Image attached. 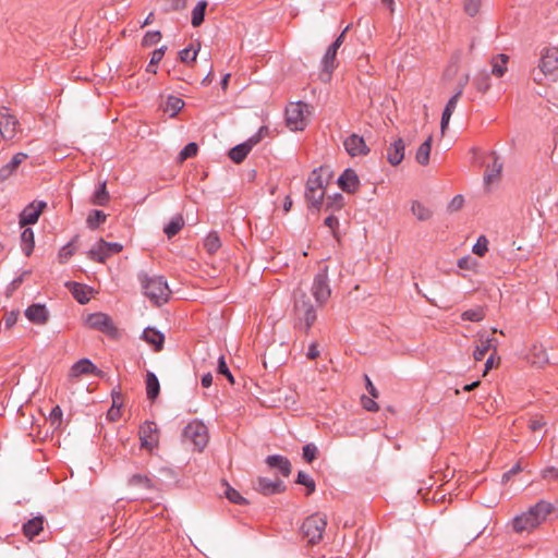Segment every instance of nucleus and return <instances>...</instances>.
Segmentation results:
<instances>
[{
    "mask_svg": "<svg viewBox=\"0 0 558 558\" xmlns=\"http://www.w3.org/2000/svg\"><path fill=\"white\" fill-rule=\"evenodd\" d=\"M462 93H463V86H461L456 92V94L448 100V102L442 111L441 121H440V130H441L442 134H445L446 129L448 128L450 118H451L453 111L456 110L458 100L461 97Z\"/></svg>",
    "mask_w": 558,
    "mask_h": 558,
    "instance_id": "24",
    "label": "nucleus"
},
{
    "mask_svg": "<svg viewBox=\"0 0 558 558\" xmlns=\"http://www.w3.org/2000/svg\"><path fill=\"white\" fill-rule=\"evenodd\" d=\"M141 448L153 451L159 445V429L156 423L151 421L144 422L138 429Z\"/></svg>",
    "mask_w": 558,
    "mask_h": 558,
    "instance_id": "11",
    "label": "nucleus"
},
{
    "mask_svg": "<svg viewBox=\"0 0 558 558\" xmlns=\"http://www.w3.org/2000/svg\"><path fill=\"white\" fill-rule=\"evenodd\" d=\"M254 488L258 493L269 496V495H275V494H279V493L283 492L284 486H283V483L279 478L269 480L266 477H259V478H257V481L254 485Z\"/></svg>",
    "mask_w": 558,
    "mask_h": 558,
    "instance_id": "19",
    "label": "nucleus"
},
{
    "mask_svg": "<svg viewBox=\"0 0 558 558\" xmlns=\"http://www.w3.org/2000/svg\"><path fill=\"white\" fill-rule=\"evenodd\" d=\"M495 339L493 337H487V338H481L480 340V344H477L475 347V350L473 352V356L475 359V361H482L484 359V356L486 355V353L489 351V350H494V353H496V345H495Z\"/></svg>",
    "mask_w": 558,
    "mask_h": 558,
    "instance_id": "29",
    "label": "nucleus"
},
{
    "mask_svg": "<svg viewBox=\"0 0 558 558\" xmlns=\"http://www.w3.org/2000/svg\"><path fill=\"white\" fill-rule=\"evenodd\" d=\"M544 425H545V421H544L543 416L531 417V420L529 422V427L533 432L539 430Z\"/></svg>",
    "mask_w": 558,
    "mask_h": 558,
    "instance_id": "59",
    "label": "nucleus"
},
{
    "mask_svg": "<svg viewBox=\"0 0 558 558\" xmlns=\"http://www.w3.org/2000/svg\"><path fill=\"white\" fill-rule=\"evenodd\" d=\"M266 463L269 468L278 469L283 476H288L291 473V463L286 457L279 454L268 456Z\"/></svg>",
    "mask_w": 558,
    "mask_h": 558,
    "instance_id": "28",
    "label": "nucleus"
},
{
    "mask_svg": "<svg viewBox=\"0 0 558 558\" xmlns=\"http://www.w3.org/2000/svg\"><path fill=\"white\" fill-rule=\"evenodd\" d=\"M86 325L95 330H99L107 336L113 337L117 333V328L112 323L109 315L105 313H93L89 314L85 319Z\"/></svg>",
    "mask_w": 558,
    "mask_h": 558,
    "instance_id": "13",
    "label": "nucleus"
},
{
    "mask_svg": "<svg viewBox=\"0 0 558 558\" xmlns=\"http://www.w3.org/2000/svg\"><path fill=\"white\" fill-rule=\"evenodd\" d=\"M225 495L233 504L243 505L246 502L245 498L242 497V495L236 489L232 488L228 484H226Z\"/></svg>",
    "mask_w": 558,
    "mask_h": 558,
    "instance_id": "49",
    "label": "nucleus"
},
{
    "mask_svg": "<svg viewBox=\"0 0 558 558\" xmlns=\"http://www.w3.org/2000/svg\"><path fill=\"white\" fill-rule=\"evenodd\" d=\"M375 398H368L363 396L361 399L362 405L365 410L371 412H377L379 410L378 404L374 401Z\"/></svg>",
    "mask_w": 558,
    "mask_h": 558,
    "instance_id": "57",
    "label": "nucleus"
},
{
    "mask_svg": "<svg viewBox=\"0 0 558 558\" xmlns=\"http://www.w3.org/2000/svg\"><path fill=\"white\" fill-rule=\"evenodd\" d=\"M338 184L344 192L354 193L360 185V180L354 170L345 169L339 177Z\"/></svg>",
    "mask_w": 558,
    "mask_h": 558,
    "instance_id": "23",
    "label": "nucleus"
},
{
    "mask_svg": "<svg viewBox=\"0 0 558 558\" xmlns=\"http://www.w3.org/2000/svg\"><path fill=\"white\" fill-rule=\"evenodd\" d=\"M458 267L466 270H475L478 267V262L471 256H464L458 260Z\"/></svg>",
    "mask_w": 558,
    "mask_h": 558,
    "instance_id": "53",
    "label": "nucleus"
},
{
    "mask_svg": "<svg viewBox=\"0 0 558 558\" xmlns=\"http://www.w3.org/2000/svg\"><path fill=\"white\" fill-rule=\"evenodd\" d=\"M217 371L219 374L225 375L231 384L234 383V378H233L229 367L227 366L223 355L219 356V359H218V369Z\"/></svg>",
    "mask_w": 558,
    "mask_h": 558,
    "instance_id": "54",
    "label": "nucleus"
},
{
    "mask_svg": "<svg viewBox=\"0 0 558 558\" xmlns=\"http://www.w3.org/2000/svg\"><path fill=\"white\" fill-rule=\"evenodd\" d=\"M184 226V219L181 215L174 216L168 225L165 226L163 232L170 239L178 234Z\"/></svg>",
    "mask_w": 558,
    "mask_h": 558,
    "instance_id": "36",
    "label": "nucleus"
},
{
    "mask_svg": "<svg viewBox=\"0 0 558 558\" xmlns=\"http://www.w3.org/2000/svg\"><path fill=\"white\" fill-rule=\"evenodd\" d=\"M306 356L310 359V360H315L319 356V350L317 348V344L315 342H313L310 347H308V351H307V354Z\"/></svg>",
    "mask_w": 558,
    "mask_h": 558,
    "instance_id": "63",
    "label": "nucleus"
},
{
    "mask_svg": "<svg viewBox=\"0 0 558 558\" xmlns=\"http://www.w3.org/2000/svg\"><path fill=\"white\" fill-rule=\"evenodd\" d=\"M477 89L482 93H485L489 89L490 84L487 75H484L483 78H478L476 82Z\"/></svg>",
    "mask_w": 558,
    "mask_h": 558,
    "instance_id": "61",
    "label": "nucleus"
},
{
    "mask_svg": "<svg viewBox=\"0 0 558 558\" xmlns=\"http://www.w3.org/2000/svg\"><path fill=\"white\" fill-rule=\"evenodd\" d=\"M260 141V135L255 134L254 136L250 137L246 142L239 144L230 149L229 157L232 161L235 163L242 162L248 153L252 150V148Z\"/></svg>",
    "mask_w": 558,
    "mask_h": 558,
    "instance_id": "16",
    "label": "nucleus"
},
{
    "mask_svg": "<svg viewBox=\"0 0 558 558\" xmlns=\"http://www.w3.org/2000/svg\"><path fill=\"white\" fill-rule=\"evenodd\" d=\"M21 247L26 256H29L35 247L34 231L31 228H25L21 233Z\"/></svg>",
    "mask_w": 558,
    "mask_h": 558,
    "instance_id": "33",
    "label": "nucleus"
},
{
    "mask_svg": "<svg viewBox=\"0 0 558 558\" xmlns=\"http://www.w3.org/2000/svg\"><path fill=\"white\" fill-rule=\"evenodd\" d=\"M93 204L97 206H105L109 202V194L107 192L106 182L99 184L95 191L92 199Z\"/></svg>",
    "mask_w": 558,
    "mask_h": 558,
    "instance_id": "39",
    "label": "nucleus"
},
{
    "mask_svg": "<svg viewBox=\"0 0 558 558\" xmlns=\"http://www.w3.org/2000/svg\"><path fill=\"white\" fill-rule=\"evenodd\" d=\"M198 53V49L185 48L180 51V60L184 63L189 61H195Z\"/></svg>",
    "mask_w": 558,
    "mask_h": 558,
    "instance_id": "56",
    "label": "nucleus"
},
{
    "mask_svg": "<svg viewBox=\"0 0 558 558\" xmlns=\"http://www.w3.org/2000/svg\"><path fill=\"white\" fill-rule=\"evenodd\" d=\"M160 39H161V33L159 31H150L144 35L142 45L145 47H150V46L159 43Z\"/></svg>",
    "mask_w": 558,
    "mask_h": 558,
    "instance_id": "52",
    "label": "nucleus"
},
{
    "mask_svg": "<svg viewBox=\"0 0 558 558\" xmlns=\"http://www.w3.org/2000/svg\"><path fill=\"white\" fill-rule=\"evenodd\" d=\"M558 70V48L544 50L541 57L538 70H533L532 77L536 83H542L543 76L554 74Z\"/></svg>",
    "mask_w": 558,
    "mask_h": 558,
    "instance_id": "8",
    "label": "nucleus"
},
{
    "mask_svg": "<svg viewBox=\"0 0 558 558\" xmlns=\"http://www.w3.org/2000/svg\"><path fill=\"white\" fill-rule=\"evenodd\" d=\"M143 339L154 345L155 351H159L162 348L165 337L161 332L158 330H155L153 328H146L143 331Z\"/></svg>",
    "mask_w": 558,
    "mask_h": 558,
    "instance_id": "32",
    "label": "nucleus"
},
{
    "mask_svg": "<svg viewBox=\"0 0 558 558\" xmlns=\"http://www.w3.org/2000/svg\"><path fill=\"white\" fill-rule=\"evenodd\" d=\"M25 316L34 324L43 325L48 320V311L43 304H32L25 310Z\"/></svg>",
    "mask_w": 558,
    "mask_h": 558,
    "instance_id": "25",
    "label": "nucleus"
},
{
    "mask_svg": "<svg viewBox=\"0 0 558 558\" xmlns=\"http://www.w3.org/2000/svg\"><path fill=\"white\" fill-rule=\"evenodd\" d=\"M404 158V143L398 138L390 144L387 153V159L392 166H398Z\"/></svg>",
    "mask_w": 558,
    "mask_h": 558,
    "instance_id": "27",
    "label": "nucleus"
},
{
    "mask_svg": "<svg viewBox=\"0 0 558 558\" xmlns=\"http://www.w3.org/2000/svg\"><path fill=\"white\" fill-rule=\"evenodd\" d=\"M543 476L545 478H553V480H556L558 478V469H555V468H547L543 471Z\"/></svg>",
    "mask_w": 558,
    "mask_h": 558,
    "instance_id": "64",
    "label": "nucleus"
},
{
    "mask_svg": "<svg viewBox=\"0 0 558 558\" xmlns=\"http://www.w3.org/2000/svg\"><path fill=\"white\" fill-rule=\"evenodd\" d=\"M206 7L207 2L203 0L193 9L191 23L194 27L199 26L204 22Z\"/></svg>",
    "mask_w": 558,
    "mask_h": 558,
    "instance_id": "38",
    "label": "nucleus"
},
{
    "mask_svg": "<svg viewBox=\"0 0 558 558\" xmlns=\"http://www.w3.org/2000/svg\"><path fill=\"white\" fill-rule=\"evenodd\" d=\"M76 239L77 236H75L71 242H69L64 246H62L59 251L58 260L60 264H65L75 254L76 248L74 246V242Z\"/></svg>",
    "mask_w": 558,
    "mask_h": 558,
    "instance_id": "42",
    "label": "nucleus"
},
{
    "mask_svg": "<svg viewBox=\"0 0 558 558\" xmlns=\"http://www.w3.org/2000/svg\"><path fill=\"white\" fill-rule=\"evenodd\" d=\"M45 518L44 515H37L29 519L27 522L23 524V534L24 536L33 541L36 536H38L44 531Z\"/></svg>",
    "mask_w": 558,
    "mask_h": 558,
    "instance_id": "22",
    "label": "nucleus"
},
{
    "mask_svg": "<svg viewBox=\"0 0 558 558\" xmlns=\"http://www.w3.org/2000/svg\"><path fill=\"white\" fill-rule=\"evenodd\" d=\"M97 372V367L88 359H82L71 367L69 376L77 378L82 375L96 374Z\"/></svg>",
    "mask_w": 558,
    "mask_h": 558,
    "instance_id": "26",
    "label": "nucleus"
},
{
    "mask_svg": "<svg viewBox=\"0 0 558 558\" xmlns=\"http://www.w3.org/2000/svg\"><path fill=\"white\" fill-rule=\"evenodd\" d=\"M464 199L462 195L454 196L449 203V209L452 211L459 210L463 206Z\"/></svg>",
    "mask_w": 558,
    "mask_h": 558,
    "instance_id": "60",
    "label": "nucleus"
},
{
    "mask_svg": "<svg viewBox=\"0 0 558 558\" xmlns=\"http://www.w3.org/2000/svg\"><path fill=\"white\" fill-rule=\"evenodd\" d=\"M183 441L190 442L198 451L203 450L208 442V430L205 424L194 420L190 422L183 429Z\"/></svg>",
    "mask_w": 558,
    "mask_h": 558,
    "instance_id": "7",
    "label": "nucleus"
},
{
    "mask_svg": "<svg viewBox=\"0 0 558 558\" xmlns=\"http://www.w3.org/2000/svg\"><path fill=\"white\" fill-rule=\"evenodd\" d=\"M482 7V0H464L463 10L469 16L478 14Z\"/></svg>",
    "mask_w": 558,
    "mask_h": 558,
    "instance_id": "47",
    "label": "nucleus"
},
{
    "mask_svg": "<svg viewBox=\"0 0 558 558\" xmlns=\"http://www.w3.org/2000/svg\"><path fill=\"white\" fill-rule=\"evenodd\" d=\"M317 456V447L314 444H307L303 447V459L311 463L316 459Z\"/></svg>",
    "mask_w": 558,
    "mask_h": 558,
    "instance_id": "55",
    "label": "nucleus"
},
{
    "mask_svg": "<svg viewBox=\"0 0 558 558\" xmlns=\"http://www.w3.org/2000/svg\"><path fill=\"white\" fill-rule=\"evenodd\" d=\"M294 311L300 327L304 329L305 332H308L316 320V311L305 292L301 291L295 294Z\"/></svg>",
    "mask_w": 558,
    "mask_h": 558,
    "instance_id": "5",
    "label": "nucleus"
},
{
    "mask_svg": "<svg viewBox=\"0 0 558 558\" xmlns=\"http://www.w3.org/2000/svg\"><path fill=\"white\" fill-rule=\"evenodd\" d=\"M344 148L351 157L367 155L369 148L364 138L357 134H351L344 140Z\"/></svg>",
    "mask_w": 558,
    "mask_h": 558,
    "instance_id": "18",
    "label": "nucleus"
},
{
    "mask_svg": "<svg viewBox=\"0 0 558 558\" xmlns=\"http://www.w3.org/2000/svg\"><path fill=\"white\" fill-rule=\"evenodd\" d=\"M221 246V242L217 233L211 232L209 233L205 241H204V247L209 254H215Z\"/></svg>",
    "mask_w": 558,
    "mask_h": 558,
    "instance_id": "44",
    "label": "nucleus"
},
{
    "mask_svg": "<svg viewBox=\"0 0 558 558\" xmlns=\"http://www.w3.org/2000/svg\"><path fill=\"white\" fill-rule=\"evenodd\" d=\"M488 162L484 174L485 183L489 184L499 179L502 170V162L495 151H492L487 156Z\"/></svg>",
    "mask_w": 558,
    "mask_h": 558,
    "instance_id": "20",
    "label": "nucleus"
},
{
    "mask_svg": "<svg viewBox=\"0 0 558 558\" xmlns=\"http://www.w3.org/2000/svg\"><path fill=\"white\" fill-rule=\"evenodd\" d=\"M461 318L463 320H470V322H482L485 318V311L483 307L477 306L475 308H470L464 311L461 314Z\"/></svg>",
    "mask_w": 558,
    "mask_h": 558,
    "instance_id": "41",
    "label": "nucleus"
},
{
    "mask_svg": "<svg viewBox=\"0 0 558 558\" xmlns=\"http://www.w3.org/2000/svg\"><path fill=\"white\" fill-rule=\"evenodd\" d=\"M106 218H107V215L104 211H101V210H93L88 215V217L86 219V223H87L88 228L96 229L101 223H104L106 221Z\"/></svg>",
    "mask_w": 558,
    "mask_h": 558,
    "instance_id": "43",
    "label": "nucleus"
},
{
    "mask_svg": "<svg viewBox=\"0 0 558 558\" xmlns=\"http://www.w3.org/2000/svg\"><path fill=\"white\" fill-rule=\"evenodd\" d=\"M62 416H63V412H62V410H61V408L59 405H56L54 408H52V410L50 411L48 420L50 422V425L53 427V429L61 428V426H62Z\"/></svg>",
    "mask_w": 558,
    "mask_h": 558,
    "instance_id": "46",
    "label": "nucleus"
},
{
    "mask_svg": "<svg viewBox=\"0 0 558 558\" xmlns=\"http://www.w3.org/2000/svg\"><path fill=\"white\" fill-rule=\"evenodd\" d=\"M28 158V155L25 153H17L15 154L12 159L0 168V183L8 180L11 175H13L20 165Z\"/></svg>",
    "mask_w": 558,
    "mask_h": 558,
    "instance_id": "21",
    "label": "nucleus"
},
{
    "mask_svg": "<svg viewBox=\"0 0 558 558\" xmlns=\"http://www.w3.org/2000/svg\"><path fill=\"white\" fill-rule=\"evenodd\" d=\"M312 295L319 305L326 304L331 295V289L329 284L328 267L325 266L314 277L312 288Z\"/></svg>",
    "mask_w": 558,
    "mask_h": 558,
    "instance_id": "9",
    "label": "nucleus"
},
{
    "mask_svg": "<svg viewBox=\"0 0 558 558\" xmlns=\"http://www.w3.org/2000/svg\"><path fill=\"white\" fill-rule=\"evenodd\" d=\"M488 251V240L485 235H481L472 247V252L477 256H484Z\"/></svg>",
    "mask_w": 558,
    "mask_h": 558,
    "instance_id": "50",
    "label": "nucleus"
},
{
    "mask_svg": "<svg viewBox=\"0 0 558 558\" xmlns=\"http://www.w3.org/2000/svg\"><path fill=\"white\" fill-rule=\"evenodd\" d=\"M20 131V123L15 116L11 114L8 108H0V136L10 141Z\"/></svg>",
    "mask_w": 558,
    "mask_h": 558,
    "instance_id": "14",
    "label": "nucleus"
},
{
    "mask_svg": "<svg viewBox=\"0 0 558 558\" xmlns=\"http://www.w3.org/2000/svg\"><path fill=\"white\" fill-rule=\"evenodd\" d=\"M160 391V385L157 376L148 372L146 376V393L149 400H155Z\"/></svg>",
    "mask_w": 558,
    "mask_h": 558,
    "instance_id": "34",
    "label": "nucleus"
},
{
    "mask_svg": "<svg viewBox=\"0 0 558 558\" xmlns=\"http://www.w3.org/2000/svg\"><path fill=\"white\" fill-rule=\"evenodd\" d=\"M145 295L156 305H161L168 302L170 296V289L167 281L161 276L149 277L146 274H141L138 277Z\"/></svg>",
    "mask_w": 558,
    "mask_h": 558,
    "instance_id": "3",
    "label": "nucleus"
},
{
    "mask_svg": "<svg viewBox=\"0 0 558 558\" xmlns=\"http://www.w3.org/2000/svg\"><path fill=\"white\" fill-rule=\"evenodd\" d=\"M166 49H167V47L162 46V47L154 50V52L151 54V58H150V61H149V66H155V65H157L161 61V59L163 58Z\"/></svg>",
    "mask_w": 558,
    "mask_h": 558,
    "instance_id": "58",
    "label": "nucleus"
},
{
    "mask_svg": "<svg viewBox=\"0 0 558 558\" xmlns=\"http://www.w3.org/2000/svg\"><path fill=\"white\" fill-rule=\"evenodd\" d=\"M554 509L553 504L539 500L536 505L530 507L527 511L512 520V529L517 533L531 532L543 523Z\"/></svg>",
    "mask_w": 558,
    "mask_h": 558,
    "instance_id": "1",
    "label": "nucleus"
},
{
    "mask_svg": "<svg viewBox=\"0 0 558 558\" xmlns=\"http://www.w3.org/2000/svg\"><path fill=\"white\" fill-rule=\"evenodd\" d=\"M198 146L196 143H189L179 154V160L184 161L189 158L194 157L197 154Z\"/></svg>",
    "mask_w": 558,
    "mask_h": 558,
    "instance_id": "51",
    "label": "nucleus"
},
{
    "mask_svg": "<svg viewBox=\"0 0 558 558\" xmlns=\"http://www.w3.org/2000/svg\"><path fill=\"white\" fill-rule=\"evenodd\" d=\"M327 525V517L324 513H314L307 517L301 526L303 537L310 544H317L322 541Z\"/></svg>",
    "mask_w": 558,
    "mask_h": 558,
    "instance_id": "4",
    "label": "nucleus"
},
{
    "mask_svg": "<svg viewBox=\"0 0 558 558\" xmlns=\"http://www.w3.org/2000/svg\"><path fill=\"white\" fill-rule=\"evenodd\" d=\"M122 248V244L118 242L99 239L87 252V256L90 260L104 264L110 256L120 253Z\"/></svg>",
    "mask_w": 558,
    "mask_h": 558,
    "instance_id": "10",
    "label": "nucleus"
},
{
    "mask_svg": "<svg viewBox=\"0 0 558 558\" xmlns=\"http://www.w3.org/2000/svg\"><path fill=\"white\" fill-rule=\"evenodd\" d=\"M296 483L300 485H304L307 488L306 495H311L315 492L316 485L314 480L305 472L300 471L298 473Z\"/></svg>",
    "mask_w": 558,
    "mask_h": 558,
    "instance_id": "45",
    "label": "nucleus"
},
{
    "mask_svg": "<svg viewBox=\"0 0 558 558\" xmlns=\"http://www.w3.org/2000/svg\"><path fill=\"white\" fill-rule=\"evenodd\" d=\"M70 286H71V292H72L74 299L78 303L85 304L89 301V296L87 295L85 286L77 283V282H71Z\"/></svg>",
    "mask_w": 558,
    "mask_h": 558,
    "instance_id": "40",
    "label": "nucleus"
},
{
    "mask_svg": "<svg viewBox=\"0 0 558 558\" xmlns=\"http://www.w3.org/2000/svg\"><path fill=\"white\" fill-rule=\"evenodd\" d=\"M432 142L433 136L429 135L417 148L415 160L422 166H426L429 162Z\"/></svg>",
    "mask_w": 558,
    "mask_h": 558,
    "instance_id": "30",
    "label": "nucleus"
},
{
    "mask_svg": "<svg viewBox=\"0 0 558 558\" xmlns=\"http://www.w3.org/2000/svg\"><path fill=\"white\" fill-rule=\"evenodd\" d=\"M126 485L136 493L135 499L147 498L148 494L156 489L153 478L142 473L131 475L126 481Z\"/></svg>",
    "mask_w": 558,
    "mask_h": 558,
    "instance_id": "12",
    "label": "nucleus"
},
{
    "mask_svg": "<svg viewBox=\"0 0 558 558\" xmlns=\"http://www.w3.org/2000/svg\"><path fill=\"white\" fill-rule=\"evenodd\" d=\"M325 225L335 233L339 227V220L333 215H330L325 219Z\"/></svg>",
    "mask_w": 558,
    "mask_h": 558,
    "instance_id": "62",
    "label": "nucleus"
},
{
    "mask_svg": "<svg viewBox=\"0 0 558 558\" xmlns=\"http://www.w3.org/2000/svg\"><path fill=\"white\" fill-rule=\"evenodd\" d=\"M348 31V27L337 37V39L329 46L327 49L323 60V70L328 74L336 68V56L340 46L343 44L344 34Z\"/></svg>",
    "mask_w": 558,
    "mask_h": 558,
    "instance_id": "17",
    "label": "nucleus"
},
{
    "mask_svg": "<svg viewBox=\"0 0 558 558\" xmlns=\"http://www.w3.org/2000/svg\"><path fill=\"white\" fill-rule=\"evenodd\" d=\"M343 206V196L340 193H336L332 196H329L326 202V209L327 210H339Z\"/></svg>",
    "mask_w": 558,
    "mask_h": 558,
    "instance_id": "48",
    "label": "nucleus"
},
{
    "mask_svg": "<svg viewBox=\"0 0 558 558\" xmlns=\"http://www.w3.org/2000/svg\"><path fill=\"white\" fill-rule=\"evenodd\" d=\"M509 61V57L505 53H499L492 58V73L501 77L507 72V63Z\"/></svg>",
    "mask_w": 558,
    "mask_h": 558,
    "instance_id": "31",
    "label": "nucleus"
},
{
    "mask_svg": "<svg viewBox=\"0 0 558 558\" xmlns=\"http://www.w3.org/2000/svg\"><path fill=\"white\" fill-rule=\"evenodd\" d=\"M46 207L47 203L44 201L29 203L20 214V226L25 227L36 223Z\"/></svg>",
    "mask_w": 558,
    "mask_h": 558,
    "instance_id": "15",
    "label": "nucleus"
},
{
    "mask_svg": "<svg viewBox=\"0 0 558 558\" xmlns=\"http://www.w3.org/2000/svg\"><path fill=\"white\" fill-rule=\"evenodd\" d=\"M411 211L421 221L428 220L432 217L429 208L418 201L412 202Z\"/></svg>",
    "mask_w": 558,
    "mask_h": 558,
    "instance_id": "37",
    "label": "nucleus"
},
{
    "mask_svg": "<svg viewBox=\"0 0 558 558\" xmlns=\"http://www.w3.org/2000/svg\"><path fill=\"white\" fill-rule=\"evenodd\" d=\"M328 184V172L324 168L314 169L306 181L305 198L310 207L319 209Z\"/></svg>",
    "mask_w": 558,
    "mask_h": 558,
    "instance_id": "2",
    "label": "nucleus"
},
{
    "mask_svg": "<svg viewBox=\"0 0 558 558\" xmlns=\"http://www.w3.org/2000/svg\"><path fill=\"white\" fill-rule=\"evenodd\" d=\"M308 105L303 101L290 102L286 108V122L290 130L302 131L307 125Z\"/></svg>",
    "mask_w": 558,
    "mask_h": 558,
    "instance_id": "6",
    "label": "nucleus"
},
{
    "mask_svg": "<svg viewBox=\"0 0 558 558\" xmlns=\"http://www.w3.org/2000/svg\"><path fill=\"white\" fill-rule=\"evenodd\" d=\"M184 107V101L175 96H169L165 105V112L169 113L171 118L175 117Z\"/></svg>",
    "mask_w": 558,
    "mask_h": 558,
    "instance_id": "35",
    "label": "nucleus"
}]
</instances>
